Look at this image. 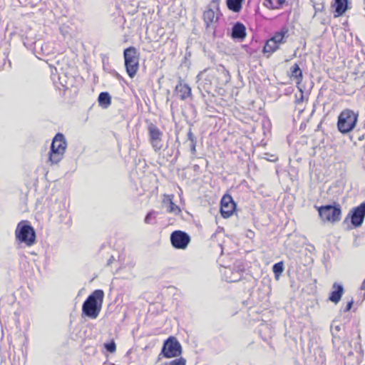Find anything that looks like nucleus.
<instances>
[{
  "label": "nucleus",
  "mask_w": 365,
  "mask_h": 365,
  "mask_svg": "<svg viewBox=\"0 0 365 365\" xmlns=\"http://www.w3.org/2000/svg\"><path fill=\"white\" fill-rule=\"evenodd\" d=\"M104 298L103 290H95L82 306L83 313L91 319H96L100 314Z\"/></svg>",
  "instance_id": "nucleus-1"
},
{
  "label": "nucleus",
  "mask_w": 365,
  "mask_h": 365,
  "mask_svg": "<svg viewBox=\"0 0 365 365\" xmlns=\"http://www.w3.org/2000/svg\"><path fill=\"white\" fill-rule=\"evenodd\" d=\"M66 147L64 135L61 133L56 134L52 141L46 163L51 166L58 164L63 159Z\"/></svg>",
  "instance_id": "nucleus-2"
},
{
  "label": "nucleus",
  "mask_w": 365,
  "mask_h": 365,
  "mask_svg": "<svg viewBox=\"0 0 365 365\" xmlns=\"http://www.w3.org/2000/svg\"><path fill=\"white\" fill-rule=\"evenodd\" d=\"M15 235L17 240L31 246L36 241V233L34 228L26 221L20 222L16 229Z\"/></svg>",
  "instance_id": "nucleus-3"
},
{
  "label": "nucleus",
  "mask_w": 365,
  "mask_h": 365,
  "mask_svg": "<svg viewBox=\"0 0 365 365\" xmlns=\"http://www.w3.org/2000/svg\"><path fill=\"white\" fill-rule=\"evenodd\" d=\"M358 115L354 111L346 109L343 110L338 119L337 126L342 133H347L352 130L357 122Z\"/></svg>",
  "instance_id": "nucleus-4"
},
{
  "label": "nucleus",
  "mask_w": 365,
  "mask_h": 365,
  "mask_svg": "<svg viewBox=\"0 0 365 365\" xmlns=\"http://www.w3.org/2000/svg\"><path fill=\"white\" fill-rule=\"evenodd\" d=\"M123 54L126 71L130 78H133L139 67V53L135 47L130 46L124 50Z\"/></svg>",
  "instance_id": "nucleus-5"
},
{
  "label": "nucleus",
  "mask_w": 365,
  "mask_h": 365,
  "mask_svg": "<svg viewBox=\"0 0 365 365\" xmlns=\"http://www.w3.org/2000/svg\"><path fill=\"white\" fill-rule=\"evenodd\" d=\"M319 215L324 222L334 223L341 220V211L339 205H324L318 208Z\"/></svg>",
  "instance_id": "nucleus-6"
},
{
  "label": "nucleus",
  "mask_w": 365,
  "mask_h": 365,
  "mask_svg": "<svg viewBox=\"0 0 365 365\" xmlns=\"http://www.w3.org/2000/svg\"><path fill=\"white\" fill-rule=\"evenodd\" d=\"M170 242L175 248L185 250L190 242V237L186 232L176 230L171 234Z\"/></svg>",
  "instance_id": "nucleus-7"
},
{
  "label": "nucleus",
  "mask_w": 365,
  "mask_h": 365,
  "mask_svg": "<svg viewBox=\"0 0 365 365\" xmlns=\"http://www.w3.org/2000/svg\"><path fill=\"white\" fill-rule=\"evenodd\" d=\"M235 209V204L230 195H225L221 200V215L224 218L230 217Z\"/></svg>",
  "instance_id": "nucleus-8"
},
{
  "label": "nucleus",
  "mask_w": 365,
  "mask_h": 365,
  "mask_svg": "<svg viewBox=\"0 0 365 365\" xmlns=\"http://www.w3.org/2000/svg\"><path fill=\"white\" fill-rule=\"evenodd\" d=\"M351 221L354 227L361 225L365 217V201L351 211Z\"/></svg>",
  "instance_id": "nucleus-9"
},
{
  "label": "nucleus",
  "mask_w": 365,
  "mask_h": 365,
  "mask_svg": "<svg viewBox=\"0 0 365 365\" xmlns=\"http://www.w3.org/2000/svg\"><path fill=\"white\" fill-rule=\"evenodd\" d=\"M162 354L167 359L180 356L182 354L180 344H163Z\"/></svg>",
  "instance_id": "nucleus-10"
},
{
  "label": "nucleus",
  "mask_w": 365,
  "mask_h": 365,
  "mask_svg": "<svg viewBox=\"0 0 365 365\" xmlns=\"http://www.w3.org/2000/svg\"><path fill=\"white\" fill-rule=\"evenodd\" d=\"M175 93L181 100H185L191 95V88L185 83L180 82L175 87Z\"/></svg>",
  "instance_id": "nucleus-11"
},
{
  "label": "nucleus",
  "mask_w": 365,
  "mask_h": 365,
  "mask_svg": "<svg viewBox=\"0 0 365 365\" xmlns=\"http://www.w3.org/2000/svg\"><path fill=\"white\" fill-rule=\"evenodd\" d=\"M150 140L152 142V144L153 147L157 149L158 148V143L159 141H160L161 139V132L159 130V129L155 126L154 125L151 124L148 128Z\"/></svg>",
  "instance_id": "nucleus-12"
},
{
  "label": "nucleus",
  "mask_w": 365,
  "mask_h": 365,
  "mask_svg": "<svg viewBox=\"0 0 365 365\" xmlns=\"http://www.w3.org/2000/svg\"><path fill=\"white\" fill-rule=\"evenodd\" d=\"M333 288L335 289L331 292L329 299L332 302L337 304L340 301L344 293V288L341 284H338L336 282L334 283Z\"/></svg>",
  "instance_id": "nucleus-13"
},
{
  "label": "nucleus",
  "mask_w": 365,
  "mask_h": 365,
  "mask_svg": "<svg viewBox=\"0 0 365 365\" xmlns=\"http://www.w3.org/2000/svg\"><path fill=\"white\" fill-rule=\"evenodd\" d=\"M333 7L335 9L334 17H339L347 10L348 0H334Z\"/></svg>",
  "instance_id": "nucleus-14"
},
{
  "label": "nucleus",
  "mask_w": 365,
  "mask_h": 365,
  "mask_svg": "<svg viewBox=\"0 0 365 365\" xmlns=\"http://www.w3.org/2000/svg\"><path fill=\"white\" fill-rule=\"evenodd\" d=\"M245 26L241 23H236L232 28V36L235 38H245L246 36Z\"/></svg>",
  "instance_id": "nucleus-15"
},
{
  "label": "nucleus",
  "mask_w": 365,
  "mask_h": 365,
  "mask_svg": "<svg viewBox=\"0 0 365 365\" xmlns=\"http://www.w3.org/2000/svg\"><path fill=\"white\" fill-rule=\"evenodd\" d=\"M203 19L207 27L210 26V24L215 23L217 20V17L215 16V13L212 9H207L203 14Z\"/></svg>",
  "instance_id": "nucleus-16"
},
{
  "label": "nucleus",
  "mask_w": 365,
  "mask_h": 365,
  "mask_svg": "<svg viewBox=\"0 0 365 365\" xmlns=\"http://www.w3.org/2000/svg\"><path fill=\"white\" fill-rule=\"evenodd\" d=\"M288 33V29L283 28L279 32H277L271 38L279 46L280 44L284 43V38Z\"/></svg>",
  "instance_id": "nucleus-17"
},
{
  "label": "nucleus",
  "mask_w": 365,
  "mask_h": 365,
  "mask_svg": "<svg viewBox=\"0 0 365 365\" xmlns=\"http://www.w3.org/2000/svg\"><path fill=\"white\" fill-rule=\"evenodd\" d=\"M98 103L103 108H107L111 103V98L108 93H101L98 96Z\"/></svg>",
  "instance_id": "nucleus-18"
},
{
  "label": "nucleus",
  "mask_w": 365,
  "mask_h": 365,
  "mask_svg": "<svg viewBox=\"0 0 365 365\" xmlns=\"http://www.w3.org/2000/svg\"><path fill=\"white\" fill-rule=\"evenodd\" d=\"M292 78L296 80L297 83H300L302 80V72L297 64L291 68Z\"/></svg>",
  "instance_id": "nucleus-19"
},
{
  "label": "nucleus",
  "mask_w": 365,
  "mask_h": 365,
  "mask_svg": "<svg viewBox=\"0 0 365 365\" xmlns=\"http://www.w3.org/2000/svg\"><path fill=\"white\" fill-rule=\"evenodd\" d=\"M243 0H227V6L232 11L237 12L242 8Z\"/></svg>",
  "instance_id": "nucleus-20"
},
{
  "label": "nucleus",
  "mask_w": 365,
  "mask_h": 365,
  "mask_svg": "<svg viewBox=\"0 0 365 365\" xmlns=\"http://www.w3.org/2000/svg\"><path fill=\"white\" fill-rule=\"evenodd\" d=\"M284 2L285 0H264V5L269 9H277Z\"/></svg>",
  "instance_id": "nucleus-21"
},
{
  "label": "nucleus",
  "mask_w": 365,
  "mask_h": 365,
  "mask_svg": "<svg viewBox=\"0 0 365 365\" xmlns=\"http://www.w3.org/2000/svg\"><path fill=\"white\" fill-rule=\"evenodd\" d=\"M278 48L279 46L270 38L267 41L263 51L264 53H269L271 54Z\"/></svg>",
  "instance_id": "nucleus-22"
},
{
  "label": "nucleus",
  "mask_w": 365,
  "mask_h": 365,
  "mask_svg": "<svg viewBox=\"0 0 365 365\" xmlns=\"http://www.w3.org/2000/svg\"><path fill=\"white\" fill-rule=\"evenodd\" d=\"M273 272L274 273L276 277H278L283 272L284 270V264L282 262L276 263L273 265L272 267Z\"/></svg>",
  "instance_id": "nucleus-23"
},
{
  "label": "nucleus",
  "mask_w": 365,
  "mask_h": 365,
  "mask_svg": "<svg viewBox=\"0 0 365 365\" xmlns=\"http://www.w3.org/2000/svg\"><path fill=\"white\" fill-rule=\"evenodd\" d=\"M168 212L178 214L180 212V210L178 205H176L173 202L168 204V207L167 209Z\"/></svg>",
  "instance_id": "nucleus-24"
},
{
  "label": "nucleus",
  "mask_w": 365,
  "mask_h": 365,
  "mask_svg": "<svg viewBox=\"0 0 365 365\" xmlns=\"http://www.w3.org/2000/svg\"><path fill=\"white\" fill-rule=\"evenodd\" d=\"M168 365H186V360L182 357H180L171 361Z\"/></svg>",
  "instance_id": "nucleus-25"
},
{
  "label": "nucleus",
  "mask_w": 365,
  "mask_h": 365,
  "mask_svg": "<svg viewBox=\"0 0 365 365\" xmlns=\"http://www.w3.org/2000/svg\"><path fill=\"white\" fill-rule=\"evenodd\" d=\"M116 344H105V348L110 353H113L116 350Z\"/></svg>",
  "instance_id": "nucleus-26"
},
{
  "label": "nucleus",
  "mask_w": 365,
  "mask_h": 365,
  "mask_svg": "<svg viewBox=\"0 0 365 365\" xmlns=\"http://www.w3.org/2000/svg\"><path fill=\"white\" fill-rule=\"evenodd\" d=\"M155 213L154 211H151L150 212L148 213V215H146L145 218V222L146 224H152V223H154V222L153 221V218H152V216Z\"/></svg>",
  "instance_id": "nucleus-27"
},
{
  "label": "nucleus",
  "mask_w": 365,
  "mask_h": 365,
  "mask_svg": "<svg viewBox=\"0 0 365 365\" xmlns=\"http://www.w3.org/2000/svg\"><path fill=\"white\" fill-rule=\"evenodd\" d=\"M173 195H164L163 199V204H170L173 202Z\"/></svg>",
  "instance_id": "nucleus-28"
},
{
  "label": "nucleus",
  "mask_w": 365,
  "mask_h": 365,
  "mask_svg": "<svg viewBox=\"0 0 365 365\" xmlns=\"http://www.w3.org/2000/svg\"><path fill=\"white\" fill-rule=\"evenodd\" d=\"M187 138L190 142L196 141L195 136L191 130H189V132L187 133Z\"/></svg>",
  "instance_id": "nucleus-29"
},
{
  "label": "nucleus",
  "mask_w": 365,
  "mask_h": 365,
  "mask_svg": "<svg viewBox=\"0 0 365 365\" xmlns=\"http://www.w3.org/2000/svg\"><path fill=\"white\" fill-rule=\"evenodd\" d=\"M190 148L192 154H195L196 152V141L190 142Z\"/></svg>",
  "instance_id": "nucleus-30"
},
{
  "label": "nucleus",
  "mask_w": 365,
  "mask_h": 365,
  "mask_svg": "<svg viewBox=\"0 0 365 365\" xmlns=\"http://www.w3.org/2000/svg\"><path fill=\"white\" fill-rule=\"evenodd\" d=\"M163 342H167V343H169V342H178V340L174 336H170L168 339H165L163 341Z\"/></svg>",
  "instance_id": "nucleus-31"
},
{
  "label": "nucleus",
  "mask_w": 365,
  "mask_h": 365,
  "mask_svg": "<svg viewBox=\"0 0 365 365\" xmlns=\"http://www.w3.org/2000/svg\"><path fill=\"white\" fill-rule=\"evenodd\" d=\"M352 304H353V300H351L350 302H349L346 304V307L344 309V312H348L351 309V307H352Z\"/></svg>",
  "instance_id": "nucleus-32"
},
{
  "label": "nucleus",
  "mask_w": 365,
  "mask_h": 365,
  "mask_svg": "<svg viewBox=\"0 0 365 365\" xmlns=\"http://www.w3.org/2000/svg\"><path fill=\"white\" fill-rule=\"evenodd\" d=\"M361 289L362 290H365V279L364 280V282H363V283L361 284Z\"/></svg>",
  "instance_id": "nucleus-33"
},
{
  "label": "nucleus",
  "mask_w": 365,
  "mask_h": 365,
  "mask_svg": "<svg viewBox=\"0 0 365 365\" xmlns=\"http://www.w3.org/2000/svg\"><path fill=\"white\" fill-rule=\"evenodd\" d=\"M205 72H203V73H201L200 74H199V75L197 76V77L199 78V79H201V78L203 77V76L205 75Z\"/></svg>",
  "instance_id": "nucleus-34"
},
{
  "label": "nucleus",
  "mask_w": 365,
  "mask_h": 365,
  "mask_svg": "<svg viewBox=\"0 0 365 365\" xmlns=\"http://www.w3.org/2000/svg\"><path fill=\"white\" fill-rule=\"evenodd\" d=\"M220 0H212L213 2H217L219 1Z\"/></svg>",
  "instance_id": "nucleus-35"
},
{
  "label": "nucleus",
  "mask_w": 365,
  "mask_h": 365,
  "mask_svg": "<svg viewBox=\"0 0 365 365\" xmlns=\"http://www.w3.org/2000/svg\"><path fill=\"white\" fill-rule=\"evenodd\" d=\"M206 84H211V81H209V83H206Z\"/></svg>",
  "instance_id": "nucleus-36"
}]
</instances>
